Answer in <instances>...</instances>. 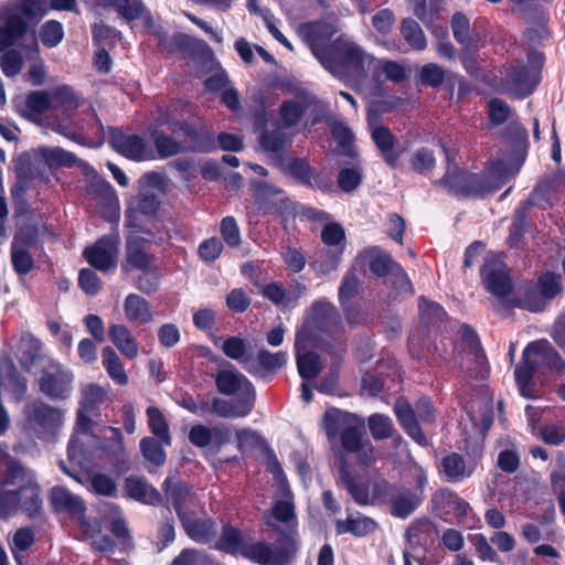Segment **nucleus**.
I'll return each mask as SVG.
<instances>
[{"label":"nucleus","mask_w":565,"mask_h":565,"mask_svg":"<svg viewBox=\"0 0 565 565\" xmlns=\"http://www.w3.org/2000/svg\"><path fill=\"white\" fill-rule=\"evenodd\" d=\"M395 416L404 431L418 445L427 446L428 439L422 430L415 408L407 401L394 406Z\"/></svg>","instance_id":"cd10ccee"},{"label":"nucleus","mask_w":565,"mask_h":565,"mask_svg":"<svg viewBox=\"0 0 565 565\" xmlns=\"http://www.w3.org/2000/svg\"><path fill=\"white\" fill-rule=\"evenodd\" d=\"M392 102L384 99H372L367 104L366 120L370 128V135L375 148L384 161L391 169L399 167V160L406 148L398 143L396 136L391 129L380 124V117L388 114L394 109Z\"/></svg>","instance_id":"f03ea898"},{"label":"nucleus","mask_w":565,"mask_h":565,"mask_svg":"<svg viewBox=\"0 0 565 565\" xmlns=\"http://www.w3.org/2000/svg\"><path fill=\"white\" fill-rule=\"evenodd\" d=\"M217 392L225 396L236 395L237 398H247L256 402V390L253 383L239 371L220 370L214 376Z\"/></svg>","instance_id":"6ab92c4d"},{"label":"nucleus","mask_w":565,"mask_h":565,"mask_svg":"<svg viewBox=\"0 0 565 565\" xmlns=\"http://www.w3.org/2000/svg\"><path fill=\"white\" fill-rule=\"evenodd\" d=\"M125 490L128 498L143 504L159 505L162 501L161 493L143 478L137 476L125 479Z\"/></svg>","instance_id":"2f4dec72"},{"label":"nucleus","mask_w":565,"mask_h":565,"mask_svg":"<svg viewBox=\"0 0 565 565\" xmlns=\"http://www.w3.org/2000/svg\"><path fill=\"white\" fill-rule=\"evenodd\" d=\"M377 526L376 521L372 518L359 515L358 518L349 516L344 521H337L335 530L338 534L350 533L356 537H363L374 533Z\"/></svg>","instance_id":"ea45409f"},{"label":"nucleus","mask_w":565,"mask_h":565,"mask_svg":"<svg viewBox=\"0 0 565 565\" xmlns=\"http://www.w3.org/2000/svg\"><path fill=\"white\" fill-rule=\"evenodd\" d=\"M418 301L420 320L427 327L438 326L441 321H444L447 312L441 305L436 301L428 300L424 296H420Z\"/></svg>","instance_id":"603ef678"},{"label":"nucleus","mask_w":565,"mask_h":565,"mask_svg":"<svg viewBox=\"0 0 565 565\" xmlns=\"http://www.w3.org/2000/svg\"><path fill=\"white\" fill-rule=\"evenodd\" d=\"M490 170L491 173L470 172L461 200L486 199L502 188L507 175V167L504 162H492Z\"/></svg>","instance_id":"1a4fd4ad"},{"label":"nucleus","mask_w":565,"mask_h":565,"mask_svg":"<svg viewBox=\"0 0 565 565\" xmlns=\"http://www.w3.org/2000/svg\"><path fill=\"white\" fill-rule=\"evenodd\" d=\"M299 376L303 381L316 379L322 371L321 358L315 351H295Z\"/></svg>","instance_id":"37998d69"},{"label":"nucleus","mask_w":565,"mask_h":565,"mask_svg":"<svg viewBox=\"0 0 565 565\" xmlns=\"http://www.w3.org/2000/svg\"><path fill=\"white\" fill-rule=\"evenodd\" d=\"M540 194L537 186H535L530 196L520 202L514 210L512 223L509 227V242L511 244H516L524 238L525 233L530 228V210L534 206L541 207L536 200Z\"/></svg>","instance_id":"b1692460"},{"label":"nucleus","mask_w":565,"mask_h":565,"mask_svg":"<svg viewBox=\"0 0 565 565\" xmlns=\"http://www.w3.org/2000/svg\"><path fill=\"white\" fill-rule=\"evenodd\" d=\"M30 418L38 428L39 438L46 439L56 434L61 425L62 414L57 408L42 403L33 408Z\"/></svg>","instance_id":"c85d7f7f"},{"label":"nucleus","mask_w":565,"mask_h":565,"mask_svg":"<svg viewBox=\"0 0 565 565\" xmlns=\"http://www.w3.org/2000/svg\"><path fill=\"white\" fill-rule=\"evenodd\" d=\"M74 376L63 364L51 361L39 376V391L51 401H64L70 397Z\"/></svg>","instance_id":"6e6552de"},{"label":"nucleus","mask_w":565,"mask_h":565,"mask_svg":"<svg viewBox=\"0 0 565 565\" xmlns=\"http://www.w3.org/2000/svg\"><path fill=\"white\" fill-rule=\"evenodd\" d=\"M451 29L455 40L462 45V47H470L473 45V40L470 34V21L462 12H456L451 18Z\"/></svg>","instance_id":"052dcab7"},{"label":"nucleus","mask_w":565,"mask_h":565,"mask_svg":"<svg viewBox=\"0 0 565 565\" xmlns=\"http://www.w3.org/2000/svg\"><path fill=\"white\" fill-rule=\"evenodd\" d=\"M102 358L108 376L118 385H127L129 379L116 351L111 347H105Z\"/></svg>","instance_id":"49530a36"},{"label":"nucleus","mask_w":565,"mask_h":565,"mask_svg":"<svg viewBox=\"0 0 565 565\" xmlns=\"http://www.w3.org/2000/svg\"><path fill=\"white\" fill-rule=\"evenodd\" d=\"M431 503L437 515L446 520V516L454 513L458 524H465L469 514L472 513L469 502L448 488L436 491Z\"/></svg>","instance_id":"aec40b11"},{"label":"nucleus","mask_w":565,"mask_h":565,"mask_svg":"<svg viewBox=\"0 0 565 565\" xmlns=\"http://www.w3.org/2000/svg\"><path fill=\"white\" fill-rule=\"evenodd\" d=\"M399 32L405 42L414 51H424L427 47V39L418 22L412 18L401 21Z\"/></svg>","instance_id":"a18cd8bd"},{"label":"nucleus","mask_w":565,"mask_h":565,"mask_svg":"<svg viewBox=\"0 0 565 565\" xmlns=\"http://www.w3.org/2000/svg\"><path fill=\"white\" fill-rule=\"evenodd\" d=\"M339 437L343 451L356 455L361 466L370 467L375 461L374 446L365 437V430L362 426H345Z\"/></svg>","instance_id":"4468645a"},{"label":"nucleus","mask_w":565,"mask_h":565,"mask_svg":"<svg viewBox=\"0 0 565 565\" xmlns=\"http://www.w3.org/2000/svg\"><path fill=\"white\" fill-rule=\"evenodd\" d=\"M299 33L312 55L320 63L330 52L332 46L331 38L335 33V29L332 24L324 21H311L302 23L299 26Z\"/></svg>","instance_id":"ddd939ff"},{"label":"nucleus","mask_w":565,"mask_h":565,"mask_svg":"<svg viewBox=\"0 0 565 565\" xmlns=\"http://www.w3.org/2000/svg\"><path fill=\"white\" fill-rule=\"evenodd\" d=\"M237 439V448L241 452H245L246 450L253 449H264L266 448L269 452L268 459V470L275 476L282 473V468L273 452V450L268 447L265 438L249 428H243L236 431Z\"/></svg>","instance_id":"bb28decb"},{"label":"nucleus","mask_w":565,"mask_h":565,"mask_svg":"<svg viewBox=\"0 0 565 565\" xmlns=\"http://www.w3.org/2000/svg\"><path fill=\"white\" fill-rule=\"evenodd\" d=\"M140 450L146 460L157 467L164 465L167 456L159 440L153 437H145L140 440Z\"/></svg>","instance_id":"680f3d73"},{"label":"nucleus","mask_w":565,"mask_h":565,"mask_svg":"<svg viewBox=\"0 0 565 565\" xmlns=\"http://www.w3.org/2000/svg\"><path fill=\"white\" fill-rule=\"evenodd\" d=\"M223 353L235 361H238L243 365V361L253 354H247V342L245 339L236 335L226 338L222 344Z\"/></svg>","instance_id":"69168bd1"},{"label":"nucleus","mask_w":565,"mask_h":565,"mask_svg":"<svg viewBox=\"0 0 565 565\" xmlns=\"http://www.w3.org/2000/svg\"><path fill=\"white\" fill-rule=\"evenodd\" d=\"M390 383H394L390 375L383 373L380 369L366 371L362 375L361 387L370 396H377L380 393L390 391L392 386Z\"/></svg>","instance_id":"de8ad7c7"},{"label":"nucleus","mask_w":565,"mask_h":565,"mask_svg":"<svg viewBox=\"0 0 565 565\" xmlns=\"http://www.w3.org/2000/svg\"><path fill=\"white\" fill-rule=\"evenodd\" d=\"M287 169L290 175L306 188L319 190L323 193L334 191L332 180L324 172L311 167L307 159L292 158Z\"/></svg>","instance_id":"a211bd4d"},{"label":"nucleus","mask_w":565,"mask_h":565,"mask_svg":"<svg viewBox=\"0 0 565 565\" xmlns=\"http://www.w3.org/2000/svg\"><path fill=\"white\" fill-rule=\"evenodd\" d=\"M411 169L418 174H427L436 166L435 153L427 147H420L409 159Z\"/></svg>","instance_id":"bf43d9fd"},{"label":"nucleus","mask_w":565,"mask_h":565,"mask_svg":"<svg viewBox=\"0 0 565 565\" xmlns=\"http://www.w3.org/2000/svg\"><path fill=\"white\" fill-rule=\"evenodd\" d=\"M372 493L376 501L390 507L391 515L398 519H407L422 503V497L413 489L385 479L373 483Z\"/></svg>","instance_id":"423d86ee"},{"label":"nucleus","mask_w":565,"mask_h":565,"mask_svg":"<svg viewBox=\"0 0 565 565\" xmlns=\"http://www.w3.org/2000/svg\"><path fill=\"white\" fill-rule=\"evenodd\" d=\"M246 542L239 529L226 524L222 527L215 547L230 555H241V551Z\"/></svg>","instance_id":"79ce46f5"},{"label":"nucleus","mask_w":565,"mask_h":565,"mask_svg":"<svg viewBox=\"0 0 565 565\" xmlns=\"http://www.w3.org/2000/svg\"><path fill=\"white\" fill-rule=\"evenodd\" d=\"M405 537L413 551L431 553L438 547L439 530L431 520L417 519L406 530Z\"/></svg>","instance_id":"412c9836"},{"label":"nucleus","mask_w":565,"mask_h":565,"mask_svg":"<svg viewBox=\"0 0 565 565\" xmlns=\"http://www.w3.org/2000/svg\"><path fill=\"white\" fill-rule=\"evenodd\" d=\"M355 262L366 265L370 271L377 278L390 277L394 289L402 292H412L413 285L407 273L399 263L394 260L391 254L380 246H369L359 252Z\"/></svg>","instance_id":"20e7f679"},{"label":"nucleus","mask_w":565,"mask_h":565,"mask_svg":"<svg viewBox=\"0 0 565 565\" xmlns=\"http://www.w3.org/2000/svg\"><path fill=\"white\" fill-rule=\"evenodd\" d=\"M533 343H537L536 355L543 356L544 363L548 369L557 372L565 371V360L547 340L533 341Z\"/></svg>","instance_id":"e2e57ef3"},{"label":"nucleus","mask_w":565,"mask_h":565,"mask_svg":"<svg viewBox=\"0 0 565 565\" xmlns=\"http://www.w3.org/2000/svg\"><path fill=\"white\" fill-rule=\"evenodd\" d=\"M287 360L288 354L286 351L273 353L267 349H260L257 352L256 359L252 355L243 361V369L250 375L269 382L286 365Z\"/></svg>","instance_id":"2eb2a0df"},{"label":"nucleus","mask_w":565,"mask_h":565,"mask_svg":"<svg viewBox=\"0 0 565 565\" xmlns=\"http://www.w3.org/2000/svg\"><path fill=\"white\" fill-rule=\"evenodd\" d=\"M183 530L195 542L207 544L216 536V523L212 519H192L189 513L179 519Z\"/></svg>","instance_id":"72a5a7b5"},{"label":"nucleus","mask_w":565,"mask_h":565,"mask_svg":"<svg viewBox=\"0 0 565 565\" xmlns=\"http://www.w3.org/2000/svg\"><path fill=\"white\" fill-rule=\"evenodd\" d=\"M149 136L154 143L158 157L160 159H168L184 152V148L181 141L177 140L170 135L164 134L158 128L150 129Z\"/></svg>","instance_id":"a19ab883"},{"label":"nucleus","mask_w":565,"mask_h":565,"mask_svg":"<svg viewBox=\"0 0 565 565\" xmlns=\"http://www.w3.org/2000/svg\"><path fill=\"white\" fill-rule=\"evenodd\" d=\"M254 406L255 403L247 398H212V412L222 418L246 417L252 413Z\"/></svg>","instance_id":"c9c22d12"},{"label":"nucleus","mask_w":565,"mask_h":565,"mask_svg":"<svg viewBox=\"0 0 565 565\" xmlns=\"http://www.w3.org/2000/svg\"><path fill=\"white\" fill-rule=\"evenodd\" d=\"M108 338L126 358L135 359L138 356V342L127 326L118 323L109 324Z\"/></svg>","instance_id":"e433bc0d"},{"label":"nucleus","mask_w":565,"mask_h":565,"mask_svg":"<svg viewBox=\"0 0 565 565\" xmlns=\"http://www.w3.org/2000/svg\"><path fill=\"white\" fill-rule=\"evenodd\" d=\"M480 277L484 288L491 295L501 299L502 306L509 309L507 297L513 291V281L509 268L495 259L486 258L480 267Z\"/></svg>","instance_id":"9d476101"},{"label":"nucleus","mask_w":565,"mask_h":565,"mask_svg":"<svg viewBox=\"0 0 565 565\" xmlns=\"http://www.w3.org/2000/svg\"><path fill=\"white\" fill-rule=\"evenodd\" d=\"M418 79L425 86L438 88L446 79V71L436 63H427L419 70Z\"/></svg>","instance_id":"774afa93"},{"label":"nucleus","mask_w":565,"mask_h":565,"mask_svg":"<svg viewBox=\"0 0 565 565\" xmlns=\"http://www.w3.org/2000/svg\"><path fill=\"white\" fill-rule=\"evenodd\" d=\"M470 172L458 166L448 167L445 174L436 180L434 184L445 188L448 193L461 200Z\"/></svg>","instance_id":"58836bf2"},{"label":"nucleus","mask_w":565,"mask_h":565,"mask_svg":"<svg viewBox=\"0 0 565 565\" xmlns=\"http://www.w3.org/2000/svg\"><path fill=\"white\" fill-rule=\"evenodd\" d=\"M50 503L56 513H66L79 522L85 519L86 507L83 499L63 487H54L51 490Z\"/></svg>","instance_id":"393cba45"},{"label":"nucleus","mask_w":565,"mask_h":565,"mask_svg":"<svg viewBox=\"0 0 565 565\" xmlns=\"http://www.w3.org/2000/svg\"><path fill=\"white\" fill-rule=\"evenodd\" d=\"M305 104L296 99L284 100L279 106V116L286 127L297 126L306 114Z\"/></svg>","instance_id":"4d7b16f0"},{"label":"nucleus","mask_w":565,"mask_h":565,"mask_svg":"<svg viewBox=\"0 0 565 565\" xmlns=\"http://www.w3.org/2000/svg\"><path fill=\"white\" fill-rule=\"evenodd\" d=\"M339 483L349 492L354 502L359 505L365 507L370 504V488L369 483L363 480L356 479L347 463L344 458L340 459L339 466Z\"/></svg>","instance_id":"c756f323"},{"label":"nucleus","mask_w":565,"mask_h":565,"mask_svg":"<svg viewBox=\"0 0 565 565\" xmlns=\"http://www.w3.org/2000/svg\"><path fill=\"white\" fill-rule=\"evenodd\" d=\"M537 343L530 342L522 352L520 363L515 366L514 379L518 384L521 394L526 397H531L530 394L525 393V388L530 385L537 371V362L532 360V355H536Z\"/></svg>","instance_id":"7c9ffc66"},{"label":"nucleus","mask_w":565,"mask_h":565,"mask_svg":"<svg viewBox=\"0 0 565 565\" xmlns=\"http://www.w3.org/2000/svg\"><path fill=\"white\" fill-rule=\"evenodd\" d=\"M343 252V246L339 248L323 247L315 253L309 265L318 276H327L338 269Z\"/></svg>","instance_id":"4c0bfd02"},{"label":"nucleus","mask_w":565,"mask_h":565,"mask_svg":"<svg viewBox=\"0 0 565 565\" xmlns=\"http://www.w3.org/2000/svg\"><path fill=\"white\" fill-rule=\"evenodd\" d=\"M311 324L322 333L332 335L341 329V315L328 300H316L310 307Z\"/></svg>","instance_id":"5701e85b"},{"label":"nucleus","mask_w":565,"mask_h":565,"mask_svg":"<svg viewBox=\"0 0 565 565\" xmlns=\"http://www.w3.org/2000/svg\"><path fill=\"white\" fill-rule=\"evenodd\" d=\"M119 244V233L115 230L110 234L103 235L94 245L86 247L83 256L92 267L106 273L116 267Z\"/></svg>","instance_id":"f8f14e48"},{"label":"nucleus","mask_w":565,"mask_h":565,"mask_svg":"<svg viewBox=\"0 0 565 565\" xmlns=\"http://www.w3.org/2000/svg\"><path fill=\"white\" fill-rule=\"evenodd\" d=\"M297 551L294 536L279 529L275 550L265 541H247L241 556L257 565H290Z\"/></svg>","instance_id":"7ed1b4c3"},{"label":"nucleus","mask_w":565,"mask_h":565,"mask_svg":"<svg viewBox=\"0 0 565 565\" xmlns=\"http://www.w3.org/2000/svg\"><path fill=\"white\" fill-rule=\"evenodd\" d=\"M108 142L122 157L134 161L153 159L154 156L148 141L136 134H126L116 127L108 128Z\"/></svg>","instance_id":"9b49d317"},{"label":"nucleus","mask_w":565,"mask_h":565,"mask_svg":"<svg viewBox=\"0 0 565 565\" xmlns=\"http://www.w3.org/2000/svg\"><path fill=\"white\" fill-rule=\"evenodd\" d=\"M347 413L331 408L328 409L322 417V426L329 439L340 436V433L345 424Z\"/></svg>","instance_id":"338daca9"},{"label":"nucleus","mask_w":565,"mask_h":565,"mask_svg":"<svg viewBox=\"0 0 565 565\" xmlns=\"http://www.w3.org/2000/svg\"><path fill=\"white\" fill-rule=\"evenodd\" d=\"M160 207V200L152 192L139 193L132 198L125 211V226L136 233L143 232L142 217H154Z\"/></svg>","instance_id":"f3484780"},{"label":"nucleus","mask_w":565,"mask_h":565,"mask_svg":"<svg viewBox=\"0 0 565 565\" xmlns=\"http://www.w3.org/2000/svg\"><path fill=\"white\" fill-rule=\"evenodd\" d=\"M178 125L179 134L183 137L184 152L212 153L217 150L215 135L206 125L196 127L186 120Z\"/></svg>","instance_id":"dca6fc26"},{"label":"nucleus","mask_w":565,"mask_h":565,"mask_svg":"<svg viewBox=\"0 0 565 565\" xmlns=\"http://www.w3.org/2000/svg\"><path fill=\"white\" fill-rule=\"evenodd\" d=\"M148 424L151 433L167 445L171 443L169 425L162 412L156 406L147 408Z\"/></svg>","instance_id":"5fc2aeb1"},{"label":"nucleus","mask_w":565,"mask_h":565,"mask_svg":"<svg viewBox=\"0 0 565 565\" xmlns=\"http://www.w3.org/2000/svg\"><path fill=\"white\" fill-rule=\"evenodd\" d=\"M376 58L355 42L339 36L320 64L335 78L348 84H361L367 78V67Z\"/></svg>","instance_id":"f257e3e1"},{"label":"nucleus","mask_w":565,"mask_h":565,"mask_svg":"<svg viewBox=\"0 0 565 565\" xmlns=\"http://www.w3.org/2000/svg\"><path fill=\"white\" fill-rule=\"evenodd\" d=\"M507 77L522 97L531 95L536 86V82L530 81L529 68L522 62L510 66L507 70Z\"/></svg>","instance_id":"c03bdc74"},{"label":"nucleus","mask_w":565,"mask_h":565,"mask_svg":"<svg viewBox=\"0 0 565 565\" xmlns=\"http://www.w3.org/2000/svg\"><path fill=\"white\" fill-rule=\"evenodd\" d=\"M373 66V78L379 82L380 73H383L386 79L401 84L407 79L406 68L396 61L376 60Z\"/></svg>","instance_id":"09e8293b"},{"label":"nucleus","mask_w":565,"mask_h":565,"mask_svg":"<svg viewBox=\"0 0 565 565\" xmlns=\"http://www.w3.org/2000/svg\"><path fill=\"white\" fill-rule=\"evenodd\" d=\"M67 459L68 461L76 466L74 468H68L65 462H60L61 470L71 477L72 479L76 480L77 482H82L81 476L83 472V469L86 465V458L84 456V451L81 446L70 443L67 447Z\"/></svg>","instance_id":"8fccbe9b"},{"label":"nucleus","mask_w":565,"mask_h":565,"mask_svg":"<svg viewBox=\"0 0 565 565\" xmlns=\"http://www.w3.org/2000/svg\"><path fill=\"white\" fill-rule=\"evenodd\" d=\"M477 468L476 462L467 463L463 456L450 452L444 456L438 465V471L449 483H459L470 478Z\"/></svg>","instance_id":"a878e982"},{"label":"nucleus","mask_w":565,"mask_h":565,"mask_svg":"<svg viewBox=\"0 0 565 565\" xmlns=\"http://www.w3.org/2000/svg\"><path fill=\"white\" fill-rule=\"evenodd\" d=\"M331 136L349 158L352 160L358 159L359 153L353 145L354 135L344 122H334L331 127Z\"/></svg>","instance_id":"3c124183"},{"label":"nucleus","mask_w":565,"mask_h":565,"mask_svg":"<svg viewBox=\"0 0 565 565\" xmlns=\"http://www.w3.org/2000/svg\"><path fill=\"white\" fill-rule=\"evenodd\" d=\"M367 426L375 440L391 438L395 431L391 417L380 413H375L369 417Z\"/></svg>","instance_id":"6e6d98bb"},{"label":"nucleus","mask_w":565,"mask_h":565,"mask_svg":"<svg viewBox=\"0 0 565 565\" xmlns=\"http://www.w3.org/2000/svg\"><path fill=\"white\" fill-rule=\"evenodd\" d=\"M163 490L170 500L178 519L189 513L186 511L188 502L191 498V487L181 479L168 477L163 481Z\"/></svg>","instance_id":"473e14b6"},{"label":"nucleus","mask_w":565,"mask_h":565,"mask_svg":"<svg viewBox=\"0 0 565 565\" xmlns=\"http://www.w3.org/2000/svg\"><path fill=\"white\" fill-rule=\"evenodd\" d=\"M43 161L51 168L54 167H74L77 164V157L62 148H41Z\"/></svg>","instance_id":"864d4df0"},{"label":"nucleus","mask_w":565,"mask_h":565,"mask_svg":"<svg viewBox=\"0 0 565 565\" xmlns=\"http://www.w3.org/2000/svg\"><path fill=\"white\" fill-rule=\"evenodd\" d=\"M124 311L127 320L131 323L143 326L153 321L151 303L137 294L126 296Z\"/></svg>","instance_id":"f704fd0d"},{"label":"nucleus","mask_w":565,"mask_h":565,"mask_svg":"<svg viewBox=\"0 0 565 565\" xmlns=\"http://www.w3.org/2000/svg\"><path fill=\"white\" fill-rule=\"evenodd\" d=\"M64 39L63 24L57 20L44 22L40 29V40L45 47L57 46Z\"/></svg>","instance_id":"0e129e2a"},{"label":"nucleus","mask_w":565,"mask_h":565,"mask_svg":"<svg viewBox=\"0 0 565 565\" xmlns=\"http://www.w3.org/2000/svg\"><path fill=\"white\" fill-rule=\"evenodd\" d=\"M38 484L21 486L0 494V514L9 515L21 509L29 518L34 519L43 514V501Z\"/></svg>","instance_id":"0eeeda50"},{"label":"nucleus","mask_w":565,"mask_h":565,"mask_svg":"<svg viewBox=\"0 0 565 565\" xmlns=\"http://www.w3.org/2000/svg\"><path fill=\"white\" fill-rule=\"evenodd\" d=\"M152 260L153 256L146 252V241L136 234L128 235L125 245V257L120 264L121 270L130 273L149 269Z\"/></svg>","instance_id":"4be33fe9"},{"label":"nucleus","mask_w":565,"mask_h":565,"mask_svg":"<svg viewBox=\"0 0 565 565\" xmlns=\"http://www.w3.org/2000/svg\"><path fill=\"white\" fill-rule=\"evenodd\" d=\"M562 276L554 271H544L535 284L524 288L522 298H511L507 301L508 308H521L531 312H540L545 308L547 301L553 300L562 294Z\"/></svg>","instance_id":"39448f33"},{"label":"nucleus","mask_w":565,"mask_h":565,"mask_svg":"<svg viewBox=\"0 0 565 565\" xmlns=\"http://www.w3.org/2000/svg\"><path fill=\"white\" fill-rule=\"evenodd\" d=\"M360 289L361 281L355 274V269L351 268L342 277L338 291L339 303L344 305L352 301L359 295Z\"/></svg>","instance_id":"13d9d810"}]
</instances>
